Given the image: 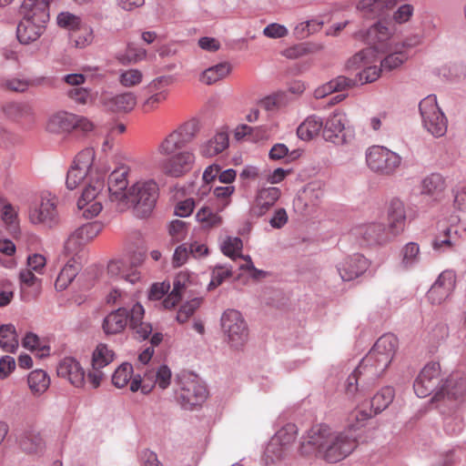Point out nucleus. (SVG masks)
<instances>
[{
	"label": "nucleus",
	"mask_w": 466,
	"mask_h": 466,
	"mask_svg": "<svg viewBox=\"0 0 466 466\" xmlns=\"http://www.w3.org/2000/svg\"><path fill=\"white\" fill-rule=\"evenodd\" d=\"M399 348L397 337L391 333L378 339L372 349L349 376L347 392L354 393L373 386L385 373Z\"/></svg>",
	"instance_id": "1"
},
{
	"label": "nucleus",
	"mask_w": 466,
	"mask_h": 466,
	"mask_svg": "<svg viewBox=\"0 0 466 466\" xmlns=\"http://www.w3.org/2000/svg\"><path fill=\"white\" fill-rule=\"evenodd\" d=\"M357 447L356 436L348 431H334L326 424L312 426L299 445L303 456H319L328 462H338Z\"/></svg>",
	"instance_id": "2"
},
{
	"label": "nucleus",
	"mask_w": 466,
	"mask_h": 466,
	"mask_svg": "<svg viewBox=\"0 0 466 466\" xmlns=\"http://www.w3.org/2000/svg\"><path fill=\"white\" fill-rule=\"evenodd\" d=\"M145 309L143 306L137 302L127 310L124 307L108 313L102 322L103 331L106 335H116L122 333L127 324L134 331L136 338L146 339L152 332V327L149 323L143 321Z\"/></svg>",
	"instance_id": "3"
},
{
	"label": "nucleus",
	"mask_w": 466,
	"mask_h": 466,
	"mask_svg": "<svg viewBox=\"0 0 466 466\" xmlns=\"http://www.w3.org/2000/svg\"><path fill=\"white\" fill-rule=\"evenodd\" d=\"M158 195L159 187L155 179H140L128 187L124 202L127 209L133 208L137 217L146 218L155 208Z\"/></svg>",
	"instance_id": "4"
},
{
	"label": "nucleus",
	"mask_w": 466,
	"mask_h": 466,
	"mask_svg": "<svg viewBox=\"0 0 466 466\" xmlns=\"http://www.w3.org/2000/svg\"><path fill=\"white\" fill-rule=\"evenodd\" d=\"M109 200L108 190L106 189L105 176L96 173L95 177L86 182L81 196L77 199V208L86 218L96 217L103 205Z\"/></svg>",
	"instance_id": "5"
},
{
	"label": "nucleus",
	"mask_w": 466,
	"mask_h": 466,
	"mask_svg": "<svg viewBox=\"0 0 466 466\" xmlns=\"http://www.w3.org/2000/svg\"><path fill=\"white\" fill-rule=\"evenodd\" d=\"M225 341L233 350H240L248 339V328L242 314L236 309L225 310L220 319Z\"/></svg>",
	"instance_id": "6"
},
{
	"label": "nucleus",
	"mask_w": 466,
	"mask_h": 466,
	"mask_svg": "<svg viewBox=\"0 0 466 466\" xmlns=\"http://www.w3.org/2000/svg\"><path fill=\"white\" fill-rule=\"evenodd\" d=\"M177 383V399L184 409L191 410L206 400L207 388L196 375L181 374L178 376Z\"/></svg>",
	"instance_id": "7"
},
{
	"label": "nucleus",
	"mask_w": 466,
	"mask_h": 466,
	"mask_svg": "<svg viewBox=\"0 0 466 466\" xmlns=\"http://www.w3.org/2000/svg\"><path fill=\"white\" fill-rule=\"evenodd\" d=\"M423 127L435 137H443L448 129V119L437 103V97L430 95L419 105Z\"/></svg>",
	"instance_id": "8"
},
{
	"label": "nucleus",
	"mask_w": 466,
	"mask_h": 466,
	"mask_svg": "<svg viewBox=\"0 0 466 466\" xmlns=\"http://www.w3.org/2000/svg\"><path fill=\"white\" fill-rule=\"evenodd\" d=\"M58 199L50 192H42L30 206L28 218L34 225L53 227L58 222Z\"/></svg>",
	"instance_id": "9"
},
{
	"label": "nucleus",
	"mask_w": 466,
	"mask_h": 466,
	"mask_svg": "<svg viewBox=\"0 0 466 466\" xmlns=\"http://www.w3.org/2000/svg\"><path fill=\"white\" fill-rule=\"evenodd\" d=\"M94 127L95 125L87 117L65 111L51 116L46 124L47 130L52 133L76 131L86 135L93 131Z\"/></svg>",
	"instance_id": "10"
},
{
	"label": "nucleus",
	"mask_w": 466,
	"mask_h": 466,
	"mask_svg": "<svg viewBox=\"0 0 466 466\" xmlns=\"http://www.w3.org/2000/svg\"><path fill=\"white\" fill-rule=\"evenodd\" d=\"M199 132V123L190 119L166 136L157 146L158 154H170L190 143Z\"/></svg>",
	"instance_id": "11"
},
{
	"label": "nucleus",
	"mask_w": 466,
	"mask_h": 466,
	"mask_svg": "<svg viewBox=\"0 0 466 466\" xmlns=\"http://www.w3.org/2000/svg\"><path fill=\"white\" fill-rule=\"evenodd\" d=\"M366 162L372 171L391 175L400 167L401 157L385 147L372 146L366 151Z\"/></svg>",
	"instance_id": "12"
},
{
	"label": "nucleus",
	"mask_w": 466,
	"mask_h": 466,
	"mask_svg": "<svg viewBox=\"0 0 466 466\" xmlns=\"http://www.w3.org/2000/svg\"><path fill=\"white\" fill-rule=\"evenodd\" d=\"M380 59L373 48H365L357 53L348 61V67L352 69L363 68L359 73V79L361 83H372L376 81L382 71V66H377Z\"/></svg>",
	"instance_id": "13"
},
{
	"label": "nucleus",
	"mask_w": 466,
	"mask_h": 466,
	"mask_svg": "<svg viewBox=\"0 0 466 466\" xmlns=\"http://www.w3.org/2000/svg\"><path fill=\"white\" fill-rule=\"evenodd\" d=\"M144 259V253L134 252L118 259L111 260L107 265L108 274L134 284L140 279L138 268L142 265Z\"/></svg>",
	"instance_id": "14"
},
{
	"label": "nucleus",
	"mask_w": 466,
	"mask_h": 466,
	"mask_svg": "<svg viewBox=\"0 0 466 466\" xmlns=\"http://www.w3.org/2000/svg\"><path fill=\"white\" fill-rule=\"evenodd\" d=\"M167 158L161 164L162 172L172 177H180L189 173L195 165L196 155L192 149H175L170 154H160Z\"/></svg>",
	"instance_id": "15"
},
{
	"label": "nucleus",
	"mask_w": 466,
	"mask_h": 466,
	"mask_svg": "<svg viewBox=\"0 0 466 466\" xmlns=\"http://www.w3.org/2000/svg\"><path fill=\"white\" fill-rule=\"evenodd\" d=\"M171 380V370L166 365H160L156 369L147 370L144 377L136 375L131 381L130 390L137 392L141 390L144 394H148L157 385L160 389H167Z\"/></svg>",
	"instance_id": "16"
},
{
	"label": "nucleus",
	"mask_w": 466,
	"mask_h": 466,
	"mask_svg": "<svg viewBox=\"0 0 466 466\" xmlns=\"http://www.w3.org/2000/svg\"><path fill=\"white\" fill-rule=\"evenodd\" d=\"M129 169L127 167H120L115 169L108 177L109 201L116 205V208L121 212L127 210V204L124 202L127 193Z\"/></svg>",
	"instance_id": "17"
},
{
	"label": "nucleus",
	"mask_w": 466,
	"mask_h": 466,
	"mask_svg": "<svg viewBox=\"0 0 466 466\" xmlns=\"http://www.w3.org/2000/svg\"><path fill=\"white\" fill-rule=\"evenodd\" d=\"M115 352L107 344L99 343L92 353L91 369L87 373V380L93 386H100L105 378L104 368L108 366L115 359Z\"/></svg>",
	"instance_id": "18"
},
{
	"label": "nucleus",
	"mask_w": 466,
	"mask_h": 466,
	"mask_svg": "<svg viewBox=\"0 0 466 466\" xmlns=\"http://www.w3.org/2000/svg\"><path fill=\"white\" fill-rule=\"evenodd\" d=\"M103 228L104 224L97 220L79 227L66 239V253L70 256L76 255L81 248L96 238Z\"/></svg>",
	"instance_id": "19"
},
{
	"label": "nucleus",
	"mask_w": 466,
	"mask_h": 466,
	"mask_svg": "<svg viewBox=\"0 0 466 466\" xmlns=\"http://www.w3.org/2000/svg\"><path fill=\"white\" fill-rule=\"evenodd\" d=\"M441 382V366L438 362L426 364L416 378L413 389L419 398H425L438 390Z\"/></svg>",
	"instance_id": "20"
},
{
	"label": "nucleus",
	"mask_w": 466,
	"mask_h": 466,
	"mask_svg": "<svg viewBox=\"0 0 466 466\" xmlns=\"http://www.w3.org/2000/svg\"><path fill=\"white\" fill-rule=\"evenodd\" d=\"M173 83L171 76H159L153 79L147 86L149 94L142 104V109L146 113L155 111L163 104L169 96L168 86Z\"/></svg>",
	"instance_id": "21"
},
{
	"label": "nucleus",
	"mask_w": 466,
	"mask_h": 466,
	"mask_svg": "<svg viewBox=\"0 0 466 466\" xmlns=\"http://www.w3.org/2000/svg\"><path fill=\"white\" fill-rule=\"evenodd\" d=\"M197 277L188 271H179L173 280V289L164 299L165 309H172L181 300L187 292H194L198 287Z\"/></svg>",
	"instance_id": "22"
},
{
	"label": "nucleus",
	"mask_w": 466,
	"mask_h": 466,
	"mask_svg": "<svg viewBox=\"0 0 466 466\" xmlns=\"http://www.w3.org/2000/svg\"><path fill=\"white\" fill-rule=\"evenodd\" d=\"M102 107L112 113H128L137 105V96L131 92L113 94L109 91H103L99 97Z\"/></svg>",
	"instance_id": "23"
},
{
	"label": "nucleus",
	"mask_w": 466,
	"mask_h": 466,
	"mask_svg": "<svg viewBox=\"0 0 466 466\" xmlns=\"http://www.w3.org/2000/svg\"><path fill=\"white\" fill-rule=\"evenodd\" d=\"M456 275L451 270H445L429 289L427 297L432 304L445 301L454 289Z\"/></svg>",
	"instance_id": "24"
},
{
	"label": "nucleus",
	"mask_w": 466,
	"mask_h": 466,
	"mask_svg": "<svg viewBox=\"0 0 466 466\" xmlns=\"http://www.w3.org/2000/svg\"><path fill=\"white\" fill-rule=\"evenodd\" d=\"M391 30L381 22L373 25L367 32V42L374 53H387L391 49Z\"/></svg>",
	"instance_id": "25"
},
{
	"label": "nucleus",
	"mask_w": 466,
	"mask_h": 466,
	"mask_svg": "<svg viewBox=\"0 0 466 466\" xmlns=\"http://www.w3.org/2000/svg\"><path fill=\"white\" fill-rule=\"evenodd\" d=\"M370 267L369 260L360 254H354L345 258L338 267L344 281L353 280L361 276Z\"/></svg>",
	"instance_id": "26"
},
{
	"label": "nucleus",
	"mask_w": 466,
	"mask_h": 466,
	"mask_svg": "<svg viewBox=\"0 0 466 466\" xmlns=\"http://www.w3.org/2000/svg\"><path fill=\"white\" fill-rule=\"evenodd\" d=\"M52 0H24L20 14L24 18L46 24L49 21V5Z\"/></svg>",
	"instance_id": "27"
},
{
	"label": "nucleus",
	"mask_w": 466,
	"mask_h": 466,
	"mask_svg": "<svg viewBox=\"0 0 466 466\" xmlns=\"http://www.w3.org/2000/svg\"><path fill=\"white\" fill-rule=\"evenodd\" d=\"M357 234L370 245H383L394 239L382 223L361 225L358 228Z\"/></svg>",
	"instance_id": "28"
},
{
	"label": "nucleus",
	"mask_w": 466,
	"mask_h": 466,
	"mask_svg": "<svg viewBox=\"0 0 466 466\" xmlns=\"http://www.w3.org/2000/svg\"><path fill=\"white\" fill-rule=\"evenodd\" d=\"M406 224V212L402 201L392 199L388 208V226L386 227L395 238L404 231Z\"/></svg>",
	"instance_id": "29"
},
{
	"label": "nucleus",
	"mask_w": 466,
	"mask_h": 466,
	"mask_svg": "<svg viewBox=\"0 0 466 466\" xmlns=\"http://www.w3.org/2000/svg\"><path fill=\"white\" fill-rule=\"evenodd\" d=\"M347 122L346 114L339 110H335L326 119L323 124V137L327 141L332 143H342L343 139L340 137V134L345 129Z\"/></svg>",
	"instance_id": "30"
},
{
	"label": "nucleus",
	"mask_w": 466,
	"mask_h": 466,
	"mask_svg": "<svg viewBox=\"0 0 466 466\" xmlns=\"http://www.w3.org/2000/svg\"><path fill=\"white\" fill-rule=\"evenodd\" d=\"M447 396L448 399L458 400L466 395V375L461 372H453L450 375L445 384L437 390L434 398Z\"/></svg>",
	"instance_id": "31"
},
{
	"label": "nucleus",
	"mask_w": 466,
	"mask_h": 466,
	"mask_svg": "<svg viewBox=\"0 0 466 466\" xmlns=\"http://www.w3.org/2000/svg\"><path fill=\"white\" fill-rule=\"evenodd\" d=\"M57 375L67 380L72 385L81 387L85 382V371L73 358L63 359L57 366Z\"/></svg>",
	"instance_id": "32"
},
{
	"label": "nucleus",
	"mask_w": 466,
	"mask_h": 466,
	"mask_svg": "<svg viewBox=\"0 0 466 466\" xmlns=\"http://www.w3.org/2000/svg\"><path fill=\"white\" fill-rule=\"evenodd\" d=\"M396 4L397 0H360L357 8L365 17L378 18L392 9Z\"/></svg>",
	"instance_id": "33"
},
{
	"label": "nucleus",
	"mask_w": 466,
	"mask_h": 466,
	"mask_svg": "<svg viewBox=\"0 0 466 466\" xmlns=\"http://www.w3.org/2000/svg\"><path fill=\"white\" fill-rule=\"evenodd\" d=\"M419 43L420 39L418 37H415L412 43L405 42L401 45V46H399L398 44L391 46V49L387 51L390 52V54L384 59L380 61L382 69H384L385 71H391L399 67L400 65L404 63V61L407 60L408 57L402 49L404 47L414 46Z\"/></svg>",
	"instance_id": "34"
},
{
	"label": "nucleus",
	"mask_w": 466,
	"mask_h": 466,
	"mask_svg": "<svg viewBox=\"0 0 466 466\" xmlns=\"http://www.w3.org/2000/svg\"><path fill=\"white\" fill-rule=\"evenodd\" d=\"M46 24L24 18L17 26V38L22 44H29L37 40L44 33Z\"/></svg>",
	"instance_id": "35"
},
{
	"label": "nucleus",
	"mask_w": 466,
	"mask_h": 466,
	"mask_svg": "<svg viewBox=\"0 0 466 466\" xmlns=\"http://www.w3.org/2000/svg\"><path fill=\"white\" fill-rule=\"evenodd\" d=\"M280 197V190L278 187H270L258 191L256 205L252 212L256 216H262Z\"/></svg>",
	"instance_id": "36"
},
{
	"label": "nucleus",
	"mask_w": 466,
	"mask_h": 466,
	"mask_svg": "<svg viewBox=\"0 0 466 466\" xmlns=\"http://www.w3.org/2000/svg\"><path fill=\"white\" fill-rule=\"evenodd\" d=\"M228 147V134L226 132H218L209 140L200 145L199 153L204 157H212L223 152Z\"/></svg>",
	"instance_id": "37"
},
{
	"label": "nucleus",
	"mask_w": 466,
	"mask_h": 466,
	"mask_svg": "<svg viewBox=\"0 0 466 466\" xmlns=\"http://www.w3.org/2000/svg\"><path fill=\"white\" fill-rule=\"evenodd\" d=\"M355 85V80L339 76L329 82L319 86L314 91V96L317 99L324 98L334 92H341Z\"/></svg>",
	"instance_id": "38"
},
{
	"label": "nucleus",
	"mask_w": 466,
	"mask_h": 466,
	"mask_svg": "<svg viewBox=\"0 0 466 466\" xmlns=\"http://www.w3.org/2000/svg\"><path fill=\"white\" fill-rule=\"evenodd\" d=\"M321 130L323 131L322 119L316 115H312L299 126L297 134L300 139L308 141L319 136Z\"/></svg>",
	"instance_id": "39"
},
{
	"label": "nucleus",
	"mask_w": 466,
	"mask_h": 466,
	"mask_svg": "<svg viewBox=\"0 0 466 466\" xmlns=\"http://www.w3.org/2000/svg\"><path fill=\"white\" fill-rule=\"evenodd\" d=\"M19 445L26 453H37L44 449L45 441L40 432L32 430L21 435Z\"/></svg>",
	"instance_id": "40"
},
{
	"label": "nucleus",
	"mask_w": 466,
	"mask_h": 466,
	"mask_svg": "<svg viewBox=\"0 0 466 466\" xmlns=\"http://www.w3.org/2000/svg\"><path fill=\"white\" fill-rule=\"evenodd\" d=\"M445 188V179L440 174H431L421 182V193L435 198H439L443 193Z\"/></svg>",
	"instance_id": "41"
},
{
	"label": "nucleus",
	"mask_w": 466,
	"mask_h": 466,
	"mask_svg": "<svg viewBox=\"0 0 466 466\" xmlns=\"http://www.w3.org/2000/svg\"><path fill=\"white\" fill-rule=\"evenodd\" d=\"M78 270V263L73 257L66 262L65 267L59 272L55 282L56 289L59 291L66 289L76 277Z\"/></svg>",
	"instance_id": "42"
},
{
	"label": "nucleus",
	"mask_w": 466,
	"mask_h": 466,
	"mask_svg": "<svg viewBox=\"0 0 466 466\" xmlns=\"http://www.w3.org/2000/svg\"><path fill=\"white\" fill-rule=\"evenodd\" d=\"M395 391L392 387L386 386L381 388L370 400V410L378 414L384 410L393 400Z\"/></svg>",
	"instance_id": "43"
},
{
	"label": "nucleus",
	"mask_w": 466,
	"mask_h": 466,
	"mask_svg": "<svg viewBox=\"0 0 466 466\" xmlns=\"http://www.w3.org/2000/svg\"><path fill=\"white\" fill-rule=\"evenodd\" d=\"M4 114L10 119L20 120L33 116V108L27 103L7 102L2 106Z\"/></svg>",
	"instance_id": "44"
},
{
	"label": "nucleus",
	"mask_w": 466,
	"mask_h": 466,
	"mask_svg": "<svg viewBox=\"0 0 466 466\" xmlns=\"http://www.w3.org/2000/svg\"><path fill=\"white\" fill-rule=\"evenodd\" d=\"M231 71L228 63H220L204 70L200 76V82L206 85H212L226 77Z\"/></svg>",
	"instance_id": "45"
},
{
	"label": "nucleus",
	"mask_w": 466,
	"mask_h": 466,
	"mask_svg": "<svg viewBox=\"0 0 466 466\" xmlns=\"http://www.w3.org/2000/svg\"><path fill=\"white\" fill-rule=\"evenodd\" d=\"M289 450L284 446L279 445V442H277V440L271 439L262 455V461L266 466L273 464L285 458Z\"/></svg>",
	"instance_id": "46"
},
{
	"label": "nucleus",
	"mask_w": 466,
	"mask_h": 466,
	"mask_svg": "<svg viewBox=\"0 0 466 466\" xmlns=\"http://www.w3.org/2000/svg\"><path fill=\"white\" fill-rule=\"evenodd\" d=\"M18 347L15 328L12 324L0 327V348L6 352H14Z\"/></svg>",
	"instance_id": "47"
},
{
	"label": "nucleus",
	"mask_w": 466,
	"mask_h": 466,
	"mask_svg": "<svg viewBox=\"0 0 466 466\" xmlns=\"http://www.w3.org/2000/svg\"><path fill=\"white\" fill-rule=\"evenodd\" d=\"M133 366L129 363H122L112 375V383L115 387L121 389L131 384L134 379Z\"/></svg>",
	"instance_id": "48"
},
{
	"label": "nucleus",
	"mask_w": 466,
	"mask_h": 466,
	"mask_svg": "<svg viewBox=\"0 0 466 466\" xmlns=\"http://www.w3.org/2000/svg\"><path fill=\"white\" fill-rule=\"evenodd\" d=\"M95 159V151L93 148L87 147L80 151L73 162L74 167H78L89 174V178L95 177L93 170V162Z\"/></svg>",
	"instance_id": "49"
},
{
	"label": "nucleus",
	"mask_w": 466,
	"mask_h": 466,
	"mask_svg": "<svg viewBox=\"0 0 466 466\" xmlns=\"http://www.w3.org/2000/svg\"><path fill=\"white\" fill-rule=\"evenodd\" d=\"M27 382L34 393H43L49 387L50 380L46 371L35 370L28 375Z\"/></svg>",
	"instance_id": "50"
},
{
	"label": "nucleus",
	"mask_w": 466,
	"mask_h": 466,
	"mask_svg": "<svg viewBox=\"0 0 466 466\" xmlns=\"http://www.w3.org/2000/svg\"><path fill=\"white\" fill-rule=\"evenodd\" d=\"M298 435V428L293 423L284 425L277 433L271 438L277 440L279 445L284 446L289 451L291 445L295 442Z\"/></svg>",
	"instance_id": "51"
},
{
	"label": "nucleus",
	"mask_w": 466,
	"mask_h": 466,
	"mask_svg": "<svg viewBox=\"0 0 466 466\" xmlns=\"http://www.w3.org/2000/svg\"><path fill=\"white\" fill-rule=\"evenodd\" d=\"M401 264L410 268L420 261V247L416 242L407 243L400 251Z\"/></svg>",
	"instance_id": "52"
},
{
	"label": "nucleus",
	"mask_w": 466,
	"mask_h": 466,
	"mask_svg": "<svg viewBox=\"0 0 466 466\" xmlns=\"http://www.w3.org/2000/svg\"><path fill=\"white\" fill-rule=\"evenodd\" d=\"M374 414L372 411L367 410L365 409V405L361 404V406L354 409L348 417L349 422V430L350 432L351 429H357L363 425V422L371 418Z\"/></svg>",
	"instance_id": "53"
},
{
	"label": "nucleus",
	"mask_w": 466,
	"mask_h": 466,
	"mask_svg": "<svg viewBox=\"0 0 466 466\" xmlns=\"http://www.w3.org/2000/svg\"><path fill=\"white\" fill-rule=\"evenodd\" d=\"M41 79H25V78H10L6 79L3 86L6 89L15 92H25L30 86H35L40 85Z\"/></svg>",
	"instance_id": "54"
},
{
	"label": "nucleus",
	"mask_w": 466,
	"mask_h": 466,
	"mask_svg": "<svg viewBox=\"0 0 466 466\" xmlns=\"http://www.w3.org/2000/svg\"><path fill=\"white\" fill-rule=\"evenodd\" d=\"M196 218L198 221L202 225V227L207 228L218 227L221 223V218L218 215V213L213 212L208 207L201 208L198 211Z\"/></svg>",
	"instance_id": "55"
},
{
	"label": "nucleus",
	"mask_w": 466,
	"mask_h": 466,
	"mask_svg": "<svg viewBox=\"0 0 466 466\" xmlns=\"http://www.w3.org/2000/svg\"><path fill=\"white\" fill-rule=\"evenodd\" d=\"M202 299L194 298L184 303L177 311V319L180 323H185L201 306Z\"/></svg>",
	"instance_id": "56"
},
{
	"label": "nucleus",
	"mask_w": 466,
	"mask_h": 466,
	"mask_svg": "<svg viewBox=\"0 0 466 466\" xmlns=\"http://www.w3.org/2000/svg\"><path fill=\"white\" fill-rule=\"evenodd\" d=\"M242 248L243 243L241 238L238 237H228L223 241L221 249L226 256L234 259L236 257H241L239 252L242 250Z\"/></svg>",
	"instance_id": "57"
},
{
	"label": "nucleus",
	"mask_w": 466,
	"mask_h": 466,
	"mask_svg": "<svg viewBox=\"0 0 466 466\" xmlns=\"http://www.w3.org/2000/svg\"><path fill=\"white\" fill-rule=\"evenodd\" d=\"M118 80L123 86L132 87L142 82L143 74L140 70L136 68L124 70L119 74Z\"/></svg>",
	"instance_id": "58"
},
{
	"label": "nucleus",
	"mask_w": 466,
	"mask_h": 466,
	"mask_svg": "<svg viewBox=\"0 0 466 466\" xmlns=\"http://www.w3.org/2000/svg\"><path fill=\"white\" fill-rule=\"evenodd\" d=\"M71 39L76 47H85L91 44L93 40L92 29L86 25H81L71 35Z\"/></svg>",
	"instance_id": "59"
},
{
	"label": "nucleus",
	"mask_w": 466,
	"mask_h": 466,
	"mask_svg": "<svg viewBox=\"0 0 466 466\" xmlns=\"http://www.w3.org/2000/svg\"><path fill=\"white\" fill-rule=\"evenodd\" d=\"M232 276L231 267L216 266L211 273V280L208 284V289H213L221 285L224 280Z\"/></svg>",
	"instance_id": "60"
},
{
	"label": "nucleus",
	"mask_w": 466,
	"mask_h": 466,
	"mask_svg": "<svg viewBox=\"0 0 466 466\" xmlns=\"http://www.w3.org/2000/svg\"><path fill=\"white\" fill-rule=\"evenodd\" d=\"M85 178L89 181V174L78 167L71 166L66 175V184L68 189H75Z\"/></svg>",
	"instance_id": "61"
},
{
	"label": "nucleus",
	"mask_w": 466,
	"mask_h": 466,
	"mask_svg": "<svg viewBox=\"0 0 466 466\" xmlns=\"http://www.w3.org/2000/svg\"><path fill=\"white\" fill-rule=\"evenodd\" d=\"M1 218L9 230L15 231L18 228L17 210L11 204L3 206Z\"/></svg>",
	"instance_id": "62"
},
{
	"label": "nucleus",
	"mask_w": 466,
	"mask_h": 466,
	"mask_svg": "<svg viewBox=\"0 0 466 466\" xmlns=\"http://www.w3.org/2000/svg\"><path fill=\"white\" fill-rule=\"evenodd\" d=\"M67 96L79 105H87L93 101L91 91L81 86L71 87L67 91Z\"/></svg>",
	"instance_id": "63"
},
{
	"label": "nucleus",
	"mask_w": 466,
	"mask_h": 466,
	"mask_svg": "<svg viewBox=\"0 0 466 466\" xmlns=\"http://www.w3.org/2000/svg\"><path fill=\"white\" fill-rule=\"evenodd\" d=\"M57 24L60 27L75 32L81 25V18L69 12H62L57 15Z\"/></svg>",
	"instance_id": "64"
}]
</instances>
